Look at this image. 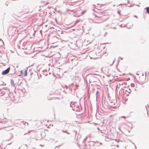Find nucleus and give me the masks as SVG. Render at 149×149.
Here are the masks:
<instances>
[{"instance_id":"nucleus-1","label":"nucleus","mask_w":149,"mask_h":149,"mask_svg":"<svg viewBox=\"0 0 149 149\" xmlns=\"http://www.w3.org/2000/svg\"><path fill=\"white\" fill-rule=\"evenodd\" d=\"M10 70V67L7 68L6 70H3L1 72V74L3 75H6L8 74Z\"/></svg>"},{"instance_id":"nucleus-2","label":"nucleus","mask_w":149,"mask_h":149,"mask_svg":"<svg viewBox=\"0 0 149 149\" xmlns=\"http://www.w3.org/2000/svg\"><path fill=\"white\" fill-rule=\"evenodd\" d=\"M80 107L79 106L76 104L75 106H74L73 108L72 109L74 111H80Z\"/></svg>"},{"instance_id":"nucleus-3","label":"nucleus","mask_w":149,"mask_h":149,"mask_svg":"<svg viewBox=\"0 0 149 149\" xmlns=\"http://www.w3.org/2000/svg\"><path fill=\"white\" fill-rule=\"evenodd\" d=\"M91 80V81L93 82H97L99 80L95 76L92 77Z\"/></svg>"},{"instance_id":"nucleus-4","label":"nucleus","mask_w":149,"mask_h":149,"mask_svg":"<svg viewBox=\"0 0 149 149\" xmlns=\"http://www.w3.org/2000/svg\"><path fill=\"white\" fill-rule=\"evenodd\" d=\"M62 125L63 126H64V128H67L69 127V125L68 124L66 123L65 122H64V123H62Z\"/></svg>"},{"instance_id":"nucleus-5","label":"nucleus","mask_w":149,"mask_h":149,"mask_svg":"<svg viewBox=\"0 0 149 149\" xmlns=\"http://www.w3.org/2000/svg\"><path fill=\"white\" fill-rule=\"evenodd\" d=\"M86 119H87L88 120V121H84V123H90V120H91V118H90V117L88 116L87 117Z\"/></svg>"},{"instance_id":"nucleus-6","label":"nucleus","mask_w":149,"mask_h":149,"mask_svg":"<svg viewBox=\"0 0 149 149\" xmlns=\"http://www.w3.org/2000/svg\"><path fill=\"white\" fill-rule=\"evenodd\" d=\"M76 104V103L75 102H71L70 103V106L72 108V109H73L74 107V106H75Z\"/></svg>"},{"instance_id":"nucleus-7","label":"nucleus","mask_w":149,"mask_h":149,"mask_svg":"<svg viewBox=\"0 0 149 149\" xmlns=\"http://www.w3.org/2000/svg\"><path fill=\"white\" fill-rule=\"evenodd\" d=\"M11 84L14 87L15 86V84L14 83V81L13 79H11Z\"/></svg>"},{"instance_id":"nucleus-8","label":"nucleus","mask_w":149,"mask_h":149,"mask_svg":"<svg viewBox=\"0 0 149 149\" xmlns=\"http://www.w3.org/2000/svg\"><path fill=\"white\" fill-rule=\"evenodd\" d=\"M28 68L27 67V68L24 71V77L26 76L27 75V71Z\"/></svg>"},{"instance_id":"nucleus-9","label":"nucleus","mask_w":149,"mask_h":149,"mask_svg":"<svg viewBox=\"0 0 149 149\" xmlns=\"http://www.w3.org/2000/svg\"><path fill=\"white\" fill-rule=\"evenodd\" d=\"M144 9H146V13L149 14V7H147L146 8H145Z\"/></svg>"},{"instance_id":"nucleus-10","label":"nucleus","mask_w":149,"mask_h":149,"mask_svg":"<svg viewBox=\"0 0 149 149\" xmlns=\"http://www.w3.org/2000/svg\"><path fill=\"white\" fill-rule=\"evenodd\" d=\"M24 7L26 9V12H28L29 11V9L27 6H24Z\"/></svg>"},{"instance_id":"nucleus-11","label":"nucleus","mask_w":149,"mask_h":149,"mask_svg":"<svg viewBox=\"0 0 149 149\" xmlns=\"http://www.w3.org/2000/svg\"><path fill=\"white\" fill-rule=\"evenodd\" d=\"M62 131L63 132L66 133L67 134H70L68 132H67V131H66V130H62Z\"/></svg>"},{"instance_id":"nucleus-12","label":"nucleus","mask_w":149,"mask_h":149,"mask_svg":"<svg viewBox=\"0 0 149 149\" xmlns=\"http://www.w3.org/2000/svg\"><path fill=\"white\" fill-rule=\"evenodd\" d=\"M126 91L127 92L129 93H130L131 92V90L130 88L128 90H126Z\"/></svg>"},{"instance_id":"nucleus-13","label":"nucleus","mask_w":149,"mask_h":149,"mask_svg":"<svg viewBox=\"0 0 149 149\" xmlns=\"http://www.w3.org/2000/svg\"><path fill=\"white\" fill-rule=\"evenodd\" d=\"M68 60H69V61L70 60H71V61H75V60H74V59H72V57H70L69 58V59Z\"/></svg>"},{"instance_id":"nucleus-14","label":"nucleus","mask_w":149,"mask_h":149,"mask_svg":"<svg viewBox=\"0 0 149 149\" xmlns=\"http://www.w3.org/2000/svg\"><path fill=\"white\" fill-rule=\"evenodd\" d=\"M87 52V50H85L84 49V56H86V57L87 56V55L85 53V52Z\"/></svg>"},{"instance_id":"nucleus-15","label":"nucleus","mask_w":149,"mask_h":149,"mask_svg":"<svg viewBox=\"0 0 149 149\" xmlns=\"http://www.w3.org/2000/svg\"><path fill=\"white\" fill-rule=\"evenodd\" d=\"M115 60H116L115 58L114 59V60L113 61L112 64H111V65H113V64L114 63V62L115 61Z\"/></svg>"},{"instance_id":"nucleus-16","label":"nucleus","mask_w":149,"mask_h":149,"mask_svg":"<svg viewBox=\"0 0 149 149\" xmlns=\"http://www.w3.org/2000/svg\"><path fill=\"white\" fill-rule=\"evenodd\" d=\"M134 84L133 83H132L131 84V86L132 87H134Z\"/></svg>"},{"instance_id":"nucleus-17","label":"nucleus","mask_w":149,"mask_h":149,"mask_svg":"<svg viewBox=\"0 0 149 149\" xmlns=\"http://www.w3.org/2000/svg\"><path fill=\"white\" fill-rule=\"evenodd\" d=\"M93 16H95V17H97V15H95L94 13H93Z\"/></svg>"},{"instance_id":"nucleus-18","label":"nucleus","mask_w":149,"mask_h":149,"mask_svg":"<svg viewBox=\"0 0 149 149\" xmlns=\"http://www.w3.org/2000/svg\"><path fill=\"white\" fill-rule=\"evenodd\" d=\"M20 72H21V74H22V75H23V70H21V71H20Z\"/></svg>"},{"instance_id":"nucleus-19","label":"nucleus","mask_w":149,"mask_h":149,"mask_svg":"<svg viewBox=\"0 0 149 149\" xmlns=\"http://www.w3.org/2000/svg\"><path fill=\"white\" fill-rule=\"evenodd\" d=\"M90 124H91V123H90ZM92 124H93L95 125H97V124L95 123H92Z\"/></svg>"},{"instance_id":"nucleus-20","label":"nucleus","mask_w":149,"mask_h":149,"mask_svg":"<svg viewBox=\"0 0 149 149\" xmlns=\"http://www.w3.org/2000/svg\"><path fill=\"white\" fill-rule=\"evenodd\" d=\"M66 11L68 12V11H72L73 10H70L69 9H67Z\"/></svg>"},{"instance_id":"nucleus-21","label":"nucleus","mask_w":149,"mask_h":149,"mask_svg":"<svg viewBox=\"0 0 149 149\" xmlns=\"http://www.w3.org/2000/svg\"><path fill=\"white\" fill-rule=\"evenodd\" d=\"M117 13H118V14H119L120 15V12L119 11H118L117 12Z\"/></svg>"},{"instance_id":"nucleus-22","label":"nucleus","mask_w":149,"mask_h":149,"mask_svg":"<svg viewBox=\"0 0 149 149\" xmlns=\"http://www.w3.org/2000/svg\"><path fill=\"white\" fill-rule=\"evenodd\" d=\"M121 118H125V116H121Z\"/></svg>"},{"instance_id":"nucleus-23","label":"nucleus","mask_w":149,"mask_h":149,"mask_svg":"<svg viewBox=\"0 0 149 149\" xmlns=\"http://www.w3.org/2000/svg\"><path fill=\"white\" fill-rule=\"evenodd\" d=\"M132 143H133V144H134V146H135V148H136V146L134 144V143H133V142H132Z\"/></svg>"},{"instance_id":"nucleus-24","label":"nucleus","mask_w":149,"mask_h":149,"mask_svg":"<svg viewBox=\"0 0 149 149\" xmlns=\"http://www.w3.org/2000/svg\"><path fill=\"white\" fill-rule=\"evenodd\" d=\"M91 29V28H89V29H87V30H88V31H89Z\"/></svg>"},{"instance_id":"nucleus-25","label":"nucleus","mask_w":149,"mask_h":149,"mask_svg":"<svg viewBox=\"0 0 149 149\" xmlns=\"http://www.w3.org/2000/svg\"><path fill=\"white\" fill-rule=\"evenodd\" d=\"M98 93V91H97L96 92V95L97 94V93Z\"/></svg>"},{"instance_id":"nucleus-26","label":"nucleus","mask_w":149,"mask_h":149,"mask_svg":"<svg viewBox=\"0 0 149 149\" xmlns=\"http://www.w3.org/2000/svg\"><path fill=\"white\" fill-rule=\"evenodd\" d=\"M123 4H122V5H123ZM122 5V4H120L118 5V6H119Z\"/></svg>"},{"instance_id":"nucleus-27","label":"nucleus","mask_w":149,"mask_h":149,"mask_svg":"<svg viewBox=\"0 0 149 149\" xmlns=\"http://www.w3.org/2000/svg\"><path fill=\"white\" fill-rule=\"evenodd\" d=\"M111 105L113 104L114 105H115L114 103H113V102H111Z\"/></svg>"},{"instance_id":"nucleus-28","label":"nucleus","mask_w":149,"mask_h":149,"mask_svg":"<svg viewBox=\"0 0 149 149\" xmlns=\"http://www.w3.org/2000/svg\"><path fill=\"white\" fill-rule=\"evenodd\" d=\"M134 17H137V16L136 15H134V16H133Z\"/></svg>"},{"instance_id":"nucleus-29","label":"nucleus","mask_w":149,"mask_h":149,"mask_svg":"<svg viewBox=\"0 0 149 149\" xmlns=\"http://www.w3.org/2000/svg\"><path fill=\"white\" fill-rule=\"evenodd\" d=\"M95 23H100L101 22H95Z\"/></svg>"},{"instance_id":"nucleus-30","label":"nucleus","mask_w":149,"mask_h":149,"mask_svg":"<svg viewBox=\"0 0 149 149\" xmlns=\"http://www.w3.org/2000/svg\"><path fill=\"white\" fill-rule=\"evenodd\" d=\"M73 132H74V133H75V134H76V132L75 130H74L73 131Z\"/></svg>"},{"instance_id":"nucleus-31","label":"nucleus","mask_w":149,"mask_h":149,"mask_svg":"<svg viewBox=\"0 0 149 149\" xmlns=\"http://www.w3.org/2000/svg\"><path fill=\"white\" fill-rule=\"evenodd\" d=\"M87 139V137H86L85 138H84V141L86 139Z\"/></svg>"},{"instance_id":"nucleus-32","label":"nucleus","mask_w":149,"mask_h":149,"mask_svg":"<svg viewBox=\"0 0 149 149\" xmlns=\"http://www.w3.org/2000/svg\"><path fill=\"white\" fill-rule=\"evenodd\" d=\"M109 25V24H107V25H106V27H108V26Z\"/></svg>"},{"instance_id":"nucleus-33","label":"nucleus","mask_w":149,"mask_h":149,"mask_svg":"<svg viewBox=\"0 0 149 149\" xmlns=\"http://www.w3.org/2000/svg\"><path fill=\"white\" fill-rule=\"evenodd\" d=\"M145 108L146 109V110L147 111H147V109L146 107V106H145Z\"/></svg>"},{"instance_id":"nucleus-34","label":"nucleus","mask_w":149,"mask_h":149,"mask_svg":"<svg viewBox=\"0 0 149 149\" xmlns=\"http://www.w3.org/2000/svg\"><path fill=\"white\" fill-rule=\"evenodd\" d=\"M60 146H61V145H60V146H56V147H58V146L60 147Z\"/></svg>"},{"instance_id":"nucleus-35","label":"nucleus","mask_w":149,"mask_h":149,"mask_svg":"<svg viewBox=\"0 0 149 149\" xmlns=\"http://www.w3.org/2000/svg\"><path fill=\"white\" fill-rule=\"evenodd\" d=\"M114 140L116 142H117V141H116V139H114Z\"/></svg>"},{"instance_id":"nucleus-36","label":"nucleus","mask_w":149,"mask_h":149,"mask_svg":"<svg viewBox=\"0 0 149 149\" xmlns=\"http://www.w3.org/2000/svg\"><path fill=\"white\" fill-rule=\"evenodd\" d=\"M87 45H86V48H87Z\"/></svg>"},{"instance_id":"nucleus-37","label":"nucleus","mask_w":149,"mask_h":149,"mask_svg":"<svg viewBox=\"0 0 149 149\" xmlns=\"http://www.w3.org/2000/svg\"><path fill=\"white\" fill-rule=\"evenodd\" d=\"M117 147H118V148L119 147V146L118 145H117L116 146Z\"/></svg>"},{"instance_id":"nucleus-38","label":"nucleus","mask_w":149,"mask_h":149,"mask_svg":"<svg viewBox=\"0 0 149 149\" xmlns=\"http://www.w3.org/2000/svg\"><path fill=\"white\" fill-rule=\"evenodd\" d=\"M107 33V32H106V33L105 34H104V36H105V35H106V34Z\"/></svg>"},{"instance_id":"nucleus-39","label":"nucleus","mask_w":149,"mask_h":149,"mask_svg":"<svg viewBox=\"0 0 149 149\" xmlns=\"http://www.w3.org/2000/svg\"><path fill=\"white\" fill-rule=\"evenodd\" d=\"M0 41H2V39H1L0 38Z\"/></svg>"},{"instance_id":"nucleus-40","label":"nucleus","mask_w":149,"mask_h":149,"mask_svg":"<svg viewBox=\"0 0 149 149\" xmlns=\"http://www.w3.org/2000/svg\"><path fill=\"white\" fill-rule=\"evenodd\" d=\"M57 46H54V48L55 47H56Z\"/></svg>"},{"instance_id":"nucleus-41","label":"nucleus","mask_w":149,"mask_h":149,"mask_svg":"<svg viewBox=\"0 0 149 149\" xmlns=\"http://www.w3.org/2000/svg\"><path fill=\"white\" fill-rule=\"evenodd\" d=\"M86 34H87L89 33H88V32H86Z\"/></svg>"},{"instance_id":"nucleus-42","label":"nucleus","mask_w":149,"mask_h":149,"mask_svg":"<svg viewBox=\"0 0 149 149\" xmlns=\"http://www.w3.org/2000/svg\"><path fill=\"white\" fill-rule=\"evenodd\" d=\"M27 134V133H25V134H24V135H26V134Z\"/></svg>"},{"instance_id":"nucleus-43","label":"nucleus","mask_w":149,"mask_h":149,"mask_svg":"<svg viewBox=\"0 0 149 149\" xmlns=\"http://www.w3.org/2000/svg\"><path fill=\"white\" fill-rule=\"evenodd\" d=\"M115 28H116V27H113V29H115Z\"/></svg>"},{"instance_id":"nucleus-44","label":"nucleus","mask_w":149,"mask_h":149,"mask_svg":"<svg viewBox=\"0 0 149 149\" xmlns=\"http://www.w3.org/2000/svg\"><path fill=\"white\" fill-rule=\"evenodd\" d=\"M25 146H27V145L26 144V145H25Z\"/></svg>"},{"instance_id":"nucleus-45","label":"nucleus","mask_w":149,"mask_h":149,"mask_svg":"<svg viewBox=\"0 0 149 149\" xmlns=\"http://www.w3.org/2000/svg\"><path fill=\"white\" fill-rule=\"evenodd\" d=\"M84 110L85 109H86L85 107V106H84Z\"/></svg>"},{"instance_id":"nucleus-46","label":"nucleus","mask_w":149,"mask_h":149,"mask_svg":"<svg viewBox=\"0 0 149 149\" xmlns=\"http://www.w3.org/2000/svg\"><path fill=\"white\" fill-rule=\"evenodd\" d=\"M136 6H139V5H136Z\"/></svg>"},{"instance_id":"nucleus-47","label":"nucleus","mask_w":149,"mask_h":149,"mask_svg":"<svg viewBox=\"0 0 149 149\" xmlns=\"http://www.w3.org/2000/svg\"><path fill=\"white\" fill-rule=\"evenodd\" d=\"M115 6V5H113V7H114Z\"/></svg>"},{"instance_id":"nucleus-48","label":"nucleus","mask_w":149,"mask_h":149,"mask_svg":"<svg viewBox=\"0 0 149 149\" xmlns=\"http://www.w3.org/2000/svg\"><path fill=\"white\" fill-rule=\"evenodd\" d=\"M128 132H130V131H129V130H128Z\"/></svg>"},{"instance_id":"nucleus-49","label":"nucleus","mask_w":149,"mask_h":149,"mask_svg":"<svg viewBox=\"0 0 149 149\" xmlns=\"http://www.w3.org/2000/svg\"><path fill=\"white\" fill-rule=\"evenodd\" d=\"M93 10L94 11V9H93Z\"/></svg>"},{"instance_id":"nucleus-50","label":"nucleus","mask_w":149,"mask_h":149,"mask_svg":"<svg viewBox=\"0 0 149 149\" xmlns=\"http://www.w3.org/2000/svg\"><path fill=\"white\" fill-rule=\"evenodd\" d=\"M82 77H83V78H84V77H83V74H82Z\"/></svg>"},{"instance_id":"nucleus-51","label":"nucleus","mask_w":149,"mask_h":149,"mask_svg":"<svg viewBox=\"0 0 149 149\" xmlns=\"http://www.w3.org/2000/svg\"><path fill=\"white\" fill-rule=\"evenodd\" d=\"M65 87H66V88H67L68 87V86H65Z\"/></svg>"},{"instance_id":"nucleus-52","label":"nucleus","mask_w":149,"mask_h":149,"mask_svg":"<svg viewBox=\"0 0 149 149\" xmlns=\"http://www.w3.org/2000/svg\"><path fill=\"white\" fill-rule=\"evenodd\" d=\"M11 143H10L9 144H9V145H10Z\"/></svg>"},{"instance_id":"nucleus-53","label":"nucleus","mask_w":149,"mask_h":149,"mask_svg":"<svg viewBox=\"0 0 149 149\" xmlns=\"http://www.w3.org/2000/svg\"><path fill=\"white\" fill-rule=\"evenodd\" d=\"M129 1H127V2H128H128H129Z\"/></svg>"},{"instance_id":"nucleus-54","label":"nucleus","mask_w":149,"mask_h":149,"mask_svg":"<svg viewBox=\"0 0 149 149\" xmlns=\"http://www.w3.org/2000/svg\"><path fill=\"white\" fill-rule=\"evenodd\" d=\"M120 59L122 60V58H120Z\"/></svg>"},{"instance_id":"nucleus-55","label":"nucleus","mask_w":149,"mask_h":149,"mask_svg":"<svg viewBox=\"0 0 149 149\" xmlns=\"http://www.w3.org/2000/svg\"><path fill=\"white\" fill-rule=\"evenodd\" d=\"M83 142H84V140L83 141Z\"/></svg>"},{"instance_id":"nucleus-56","label":"nucleus","mask_w":149,"mask_h":149,"mask_svg":"<svg viewBox=\"0 0 149 149\" xmlns=\"http://www.w3.org/2000/svg\"><path fill=\"white\" fill-rule=\"evenodd\" d=\"M84 13L85 12V11L84 10Z\"/></svg>"},{"instance_id":"nucleus-57","label":"nucleus","mask_w":149,"mask_h":149,"mask_svg":"<svg viewBox=\"0 0 149 149\" xmlns=\"http://www.w3.org/2000/svg\"><path fill=\"white\" fill-rule=\"evenodd\" d=\"M20 148H18V149H20Z\"/></svg>"},{"instance_id":"nucleus-58","label":"nucleus","mask_w":149,"mask_h":149,"mask_svg":"<svg viewBox=\"0 0 149 149\" xmlns=\"http://www.w3.org/2000/svg\"><path fill=\"white\" fill-rule=\"evenodd\" d=\"M127 95H129L128 94H127Z\"/></svg>"}]
</instances>
